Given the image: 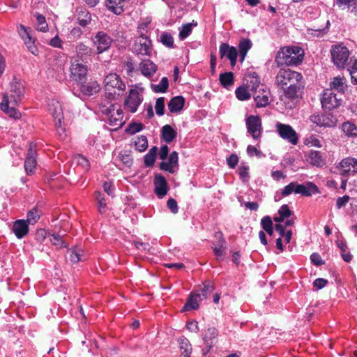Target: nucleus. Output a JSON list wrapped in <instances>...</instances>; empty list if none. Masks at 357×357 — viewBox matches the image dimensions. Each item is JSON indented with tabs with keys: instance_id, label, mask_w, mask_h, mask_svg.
I'll use <instances>...</instances> for the list:
<instances>
[{
	"instance_id": "obj_35",
	"label": "nucleus",
	"mask_w": 357,
	"mask_h": 357,
	"mask_svg": "<svg viewBox=\"0 0 357 357\" xmlns=\"http://www.w3.org/2000/svg\"><path fill=\"white\" fill-rule=\"evenodd\" d=\"M214 290L213 284L210 281H206L203 283L202 286H200L197 290V296L199 297V300L206 299Z\"/></svg>"
},
{
	"instance_id": "obj_24",
	"label": "nucleus",
	"mask_w": 357,
	"mask_h": 357,
	"mask_svg": "<svg viewBox=\"0 0 357 357\" xmlns=\"http://www.w3.org/2000/svg\"><path fill=\"white\" fill-rule=\"evenodd\" d=\"M303 86V79L297 80V83L291 84L283 89L284 95L288 98H296L298 97L299 93Z\"/></svg>"
},
{
	"instance_id": "obj_46",
	"label": "nucleus",
	"mask_w": 357,
	"mask_h": 357,
	"mask_svg": "<svg viewBox=\"0 0 357 357\" xmlns=\"http://www.w3.org/2000/svg\"><path fill=\"white\" fill-rule=\"evenodd\" d=\"M158 148L156 146H153L145 155L144 164L146 167H151L153 165L155 160Z\"/></svg>"
},
{
	"instance_id": "obj_34",
	"label": "nucleus",
	"mask_w": 357,
	"mask_h": 357,
	"mask_svg": "<svg viewBox=\"0 0 357 357\" xmlns=\"http://www.w3.org/2000/svg\"><path fill=\"white\" fill-rule=\"evenodd\" d=\"M347 85L346 81L343 77H335L330 82V89L332 91H336L338 93L343 94L347 90Z\"/></svg>"
},
{
	"instance_id": "obj_44",
	"label": "nucleus",
	"mask_w": 357,
	"mask_h": 357,
	"mask_svg": "<svg viewBox=\"0 0 357 357\" xmlns=\"http://www.w3.org/2000/svg\"><path fill=\"white\" fill-rule=\"evenodd\" d=\"M34 16L36 19V29L39 31L46 32L48 30V25L46 22L45 16L43 15L36 13Z\"/></svg>"
},
{
	"instance_id": "obj_26",
	"label": "nucleus",
	"mask_w": 357,
	"mask_h": 357,
	"mask_svg": "<svg viewBox=\"0 0 357 357\" xmlns=\"http://www.w3.org/2000/svg\"><path fill=\"white\" fill-rule=\"evenodd\" d=\"M178 156L176 151H173L169 156L167 162L160 163V169L169 173H174L175 168L178 166Z\"/></svg>"
},
{
	"instance_id": "obj_47",
	"label": "nucleus",
	"mask_w": 357,
	"mask_h": 357,
	"mask_svg": "<svg viewBox=\"0 0 357 357\" xmlns=\"http://www.w3.org/2000/svg\"><path fill=\"white\" fill-rule=\"evenodd\" d=\"M160 41L163 45L169 48H173L174 40L172 34L169 32H162L160 36Z\"/></svg>"
},
{
	"instance_id": "obj_60",
	"label": "nucleus",
	"mask_w": 357,
	"mask_h": 357,
	"mask_svg": "<svg viewBox=\"0 0 357 357\" xmlns=\"http://www.w3.org/2000/svg\"><path fill=\"white\" fill-rule=\"evenodd\" d=\"M143 128V125L142 123H130L128 127L126 128V132H129L131 135H133L137 132H139Z\"/></svg>"
},
{
	"instance_id": "obj_13",
	"label": "nucleus",
	"mask_w": 357,
	"mask_h": 357,
	"mask_svg": "<svg viewBox=\"0 0 357 357\" xmlns=\"http://www.w3.org/2000/svg\"><path fill=\"white\" fill-rule=\"evenodd\" d=\"M70 70V77L73 80L79 83H82L85 82L88 73V68L87 66L84 65L83 63L79 62L77 59H75L73 61H71Z\"/></svg>"
},
{
	"instance_id": "obj_5",
	"label": "nucleus",
	"mask_w": 357,
	"mask_h": 357,
	"mask_svg": "<svg viewBox=\"0 0 357 357\" xmlns=\"http://www.w3.org/2000/svg\"><path fill=\"white\" fill-rule=\"evenodd\" d=\"M104 86L109 99H114L117 91H123L126 89V84L121 77L116 73H110L105 76Z\"/></svg>"
},
{
	"instance_id": "obj_10",
	"label": "nucleus",
	"mask_w": 357,
	"mask_h": 357,
	"mask_svg": "<svg viewBox=\"0 0 357 357\" xmlns=\"http://www.w3.org/2000/svg\"><path fill=\"white\" fill-rule=\"evenodd\" d=\"M245 125L248 133L250 134L253 139L259 140L261 137V120L258 116L251 115L246 118Z\"/></svg>"
},
{
	"instance_id": "obj_18",
	"label": "nucleus",
	"mask_w": 357,
	"mask_h": 357,
	"mask_svg": "<svg viewBox=\"0 0 357 357\" xmlns=\"http://www.w3.org/2000/svg\"><path fill=\"white\" fill-rule=\"evenodd\" d=\"M48 111L54 119L55 125L61 124L63 120V109L61 103L56 100H50L47 104Z\"/></svg>"
},
{
	"instance_id": "obj_56",
	"label": "nucleus",
	"mask_w": 357,
	"mask_h": 357,
	"mask_svg": "<svg viewBox=\"0 0 357 357\" xmlns=\"http://www.w3.org/2000/svg\"><path fill=\"white\" fill-rule=\"evenodd\" d=\"M247 88L250 89L251 91H257L258 89L264 88L263 86H260V80L257 77H250V80H247Z\"/></svg>"
},
{
	"instance_id": "obj_22",
	"label": "nucleus",
	"mask_w": 357,
	"mask_h": 357,
	"mask_svg": "<svg viewBox=\"0 0 357 357\" xmlns=\"http://www.w3.org/2000/svg\"><path fill=\"white\" fill-rule=\"evenodd\" d=\"M253 96L257 107H266L270 102V91L264 88H260Z\"/></svg>"
},
{
	"instance_id": "obj_43",
	"label": "nucleus",
	"mask_w": 357,
	"mask_h": 357,
	"mask_svg": "<svg viewBox=\"0 0 357 357\" xmlns=\"http://www.w3.org/2000/svg\"><path fill=\"white\" fill-rule=\"evenodd\" d=\"M342 131L347 137H356L357 136V126L349 122H344L342 126Z\"/></svg>"
},
{
	"instance_id": "obj_7",
	"label": "nucleus",
	"mask_w": 357,
	"mask_h": 357,
	"mask_svg": "<svg viewBox=\"0 0 357 357\" xmlns=\"http://www.w3.org/2000/svg\"><path fill=\"white\" fill-rule=\"evenodd\" d=\"M301 79H303V76L301 73L289 68L280 69L275 77L277 85L282 89H284L291 84L297 83V80Z\"/></svg>"
},
{
	"instance_id": "obj_4",
	"label": "nucleus",
	"mask_w": 357,
	"mask_h": 357,
	"mask_svg": "<svg viewBox=\"0 0 357 357\" xmlns=\"http://www.w3.org/2000/svg\"><path fill=\"white\" fill-rule=\"evenodd\" d=\"M293 192L309 197L312 194L318 192V188L316 185L310 182L307 183L306 185L291 182L282 189L281 195L282 197H287Z\"/></svg>"
},
{
	"instance_id": "obj_17",
	"label": "nucleus",
	"mask_w": 357,
	"mask_h": 357,
	"mask_svg": "<svg viewBox=\"0 0 357 357\" xmlns=\"http://www.w3.org/2000/svg\"><path fill=\"white\" fill-rule=\"evenodd\" d=\"M220 56L221 58L226 57L230 61L231 66H234L236 63L238 50L234 46H229L227 43H222L219 48Z\"/></svg>"
},
{
	"instance_id": "obj_27",
	"label": "nucleus",
	"mask_w": 357,
	"mask_h": 357,
	"mask_svg": "<svg viewBox=\"0 0 357 357\" xmlns=\"http://www.w3.org/2000/svg\"><path fill=\"white\" fill-rule=\"evenodd\" d=\"M12 229L17 238H22L29 232V224L24 220H17L14 222Z\"/></svg>"
},
{
	"instance_id": "obj_16",
	"label": "nucleus",
	"mask_w": 357,
	"mask_h": 357,
	"mask_svg": "<svg viewBox=\"0 0 357 357\" xmlns=\"http://www.w3.org/2000/svg\"><path fill=\"white\" fill-rule=\"evenodd\" d=\"M134 52L137 54L150 56L151 54V41L149 37H138L133 46Z\"/></svg>"
},
{
	"instance_id": "obj_23",
	"label": "nucleus",
	"mask_w": 357,
	"mask_h": 357,
	"mask_svg": "<svg viewBox=\"0 0 357 357\" xmlns=\"http://www.w3.org/2000/svg\"><path fill=\"white\" fill-rule=\"evenodd\" d=\"M18 31L20 33V36L24 41L26 46L28 50L33 54H36L37 48L35 45L34 40L32 39L30 33L28 32L26 27L23 25L19 26Z\"/></svg>"
},
{
	"instance_id": "obj_61",
	"label": "nucleus",
	"mask_w": 357,
	"mask_h": 357,
	"mask_svg": "<svg viewBox=\"0 0 357 357\" xmlns=\"http://www.w3.org/2000/svg\"><path fill=\"white\" fill-rule=\"evenodd\" d=\"M248 167L246 166H241L238 168V174L240 176L241 179L243 181H248L249 178V172Z\"/></svg>"
},
{
	"instance_id": "obj_48",
	"label": "nucleus",
	"mask_w": 357,
	"mask_h": 357,
	"mask_svg": "<svg viewBox=\"0 0 357 357\" xmlns=\"http://www.w3.org/2000/svg\"><path fill=\"white\" fill-rule=\"evenodd\" d=\"M150 22L151 20L148 18H146L138 23L137 33L139 34V37H148L146 34L149 29V25Z\"/></svg>"
},
{
	"instance_id": "obj_37",
	"label": "nucleus",
	"mask_w": 357,
	"mask_h": 357,
	"mask_svg": "<svg viewBox=\"0 0 357 357\" xmlns=\"http://www.w3.org/2000/svg\"><path fill=\"white\" fill-rule=\"evenodd\" d=\"M185 104V99L182 96L172 98L168 103V109L172 113L180 112Z\"/></svg>"
},
{
	"instance_id": "obj_57",
	"label": "nucleus",
	"mask_w": 357,
	"mask_h": 357,
	"mask_svg": "<svg viewBox=\"0 0 357 357\" xmlns=\"http://www.w3.org/2000/svg\"><path fill=\"white\" fill-rule=\"evenodd\" d=\"M117 158L126 166L130 167L132 163V159L130 154L126 152H120L117 156Z\"/></svg>"
},
{
	"instance_id": "obj_19",
	"label": "nucleus",
	"mask_w": 357,
	"mask_h": 357,
	"mask_svg": "<svg viewBox=\"0 0 357 357\" xmlns=\"http://www.w3.org/2000/svg\"><path fill=\"white\" fill-rule=\"evenodd\" d=\"M218 331L215 327H209L202 333V340L208 352L217 342Z\"/></svg>"
},
{
	"instance_id": "obj_51",
	"label": "nucleus",
	"mask_w": 357,
	"mask_h": 357,
	"mask_svg": "<svg viewBox=\"0 0 357 357\" xmlns=\"http://www.w3.org/2000/svg\"><path fill=\"white\" fill-rule=\"evenodd\" d=\"M236 98L241 101L247 100L250 98L251 95L248 92V88L245 86H239L236 90Z\"/></svg>"
},
{
	"instance_id": "obj_31",
	"label": "nucleus",
	"mask_w": 357,
	"mask_h": 357,
	"mask_svg": "<svg viewBox=\"0 0 357 357\" xmlns=\"http://www.w3.org/2000/svg\"><path fill=\"white\" fill-rule=\"evenodd\" d=\"M80 85V91L82 93L87 96H91L94 93H96L100 91V85L96 81L89 82L87 83L82 82L79 83Z\"/></svg>"
},
{
	"instance_id": "obj_63",
	"label": "nucleus",
	"mask_w": 357,
	"mask_h": 357,
	"mask_svg": "<svg viewBox=\"0 0 357 357\" xmlns=\"http://www.w3.org/2000/svg\"><path fill=\"white\" fill-rule=\"evenodd\" d=\"M168 208L174 214L178 213V208L177 202L174 199H169L167 203Z\"/></svg>"
},
{
	"instance_id": "obj_20",
	"label": "nucleus",
	"mask_w": 357,
	"mask_h": 357,
	"mask_svg": "<svg viewBox=\"0 0 357 357\" xmlns=\"http://www.w3.org/2000/svg\"><path fill=\"white\" fill-rule=\"evenodd\" d=\"M215 237L218 241L215 243H213L212 248L217 259L220 261L223 259L225 255L226 242L221 232H217L215 234Z\"/></svg>"
},
{
	"instance_id": "obj_3",
	"label": "nucleus",
	"mask_w": 357,
	"mask_h": 357,
	"mask_svg": "<svg viewBox=\"0 0 357 357\" xmlns=\"http://www.w3.org/2000/svg\"><path fill=\"white\" fill-rule=\"evenodd\" d=\"M99 109L105 115V121L109 126L114 127L113 130H117L123 125V113L119 105L111 104L109 102L105 104L101 102L99 104Z\"/></svg>"
},
{
	"instance_id": "obj_54",
	"label": "nucleus",
	"mask_w": 357,
	"mask_h": 357,
	"mask_svg": "<svg viewBox=\"0 0 357 357\" xmlns=\"http://www.w3.org/2000/svg\"><path fill=\"white\" fill-rule=\"evenodd\" d=\"M96 199L98 202V211L100 213H105L107 210V204L104 195L100 192H96Z\"/></svg>"
},
{
	"instance_id": "obj_11",
	"label": "nucleus",
	"mask_w": 357,
	"mask_h": 357,
	"mask_svg": "<svg viewBox=\"0 0 357 357\" xmlns=\"http://www.w3.org/2000/svg\"><path fill=\"white\" fill-rule=\"evenodd\" d=\"M275 128L280 137L283 139L294 145L298 143V135L291 126L278 122L275 124Z\"/></svg>"
},
{
	"instance_id": "obj_53",
	"label": "nucleus",
	"mask_w": 357,
	"mask_h": 357,
	"mask_svg": "<svg viewBox=\"0 0 357 357\" xmlns=\"http://www.w3.org/2000/svg\"><path fill=\"white\" fill-rule=\"evenodd\" d=\"M84 251L82 249L71 250L69 252V259L72 263H77L83 260Z\"/></svg>"
},
{
	"instance_id": "obj_15",
	"label": "nucleus",
	"mask_w": 357,
	"mask_h": 357,
	"mask_svg": "<svg viewBox=\"0 0 357 357\" xmlns=\"http://www.w3.org/2000/svg\"><path fill=\"white\" fill-rule=\"evenodd\" d=\"M322 107L325 109H332L341 105V98L337 97V94L331 89H325L322 93L321 100Z\"/></svg>"
},
{
	"instance_id": "obj_55",
	"label": "nucleus",
	"mask_w": 357,
	"mask_h": 357,
	"mask_svg": "<svg viewBox=\"0 0 357 357\" xmlns=\"http://www.w3.org/2000/svg\"><path fill=\"white\" fill-rule=\"evenodd\" d=\"M50 241L52 245H55L57 248L67 247V243L62 239L60 234H52L50 238Z\"/></svg>"
},
{
	"instance_id": "obj_40",
	"label": "nucleus",
	"mask_w": 357,
	"mask_h": 357,
	"mask_svg": "<svg viewBox=\"0 0 357 357\" xmlns=\"http://www.w3.org/2000/svg\"><path fill=\"white\" fill-rule=\"evenodd\" d=\"M308 160L310 164L317 167H322L325 165L324 160L322 158L320 152L317 151H311L309 153Z\"/></svg>"
},
{
	"instance_id": "obj_39",
	"label": "nucleus",
	"mask_w": 357,
	"mask_h": 357,
	"mask_svg": "<svg viewBox=\"0 0 357 357\" xmlns=\"http://www.w3.org/2000/svg\"><path fill=\"white\" fill-rule=\"evenodd\" d=\"M162 137L165 142L169 143L176 137V130L169 125H165L162 128Z\"/></svg>"
},
{
	"instance_id": "obj_49",
	"label": "nucleus",
	"mask_w": 357,
	"mask_h": 357,
	"mask_svg": "<svg viewBox=\"0 0 357 357\" xmlns=\"http://www.w3.org/2000/svg\"><path fill=\"white\" fill-rule=\"evenodd\" d=\"M40 215V211H39L38 208L35 207L28 212L26 221L29 225H34L39 220Z\"/></svg>"
},
{
	"instance_id": "obj_45",
	"label": "nucleus",
	"mask_w": 357,
	"mask_h": 357,
	"mask_svg": "<svg viewBox=\"0 0 357 357\" xmlns=\"http://www.w3.org/2000/svg\"><path fill=\"white\" fill-rule=\"evenodd\" d=\"M168 86H169V81L166 77H162L159 84H152L151 85V89L155 93H165L167 90Z\"/></svg>"
},
{
	"instance_id": "obj_59",
	"label": "nucleus",
	"mask_w": 357,
	"mask_h": 357,
	"mask_svg": "<svg viewBox=\"0 0 357 357\" xmlns=\"http://www.w3.org/2000/svg\"><path fill=\"white\" fill-rule=\"evenodd\" d=\"M155 109V112L158 116H162L164 114L165 98L161 97L156 100Z\"/></svg>"
},
{
	"instance_id": "obj_9",
	"label": "nucleus",
	"mask_w": 357,
	"mask_h": 357,
	"mask_svg": "<svg viewBox=\"0 0 357 357\" xmlns=\"http://www.w3.org/2000/svg\"><path fill=\"white\" fill-rule=\"evenodd\" d=\"M336 168L342 176H354L357 173V158L351 156L344 158L337 165Z\"/></svg>"
},
{
	"instance_id": "obj_12",
	"label": "nucleus",
	"mask_w": 357,
	"mask_h": 357,
	"mask_svg": "<svg viewBox=\"0 0 357 357\" xmlns=\"http://www.w3.org/2000/svg\"><path fill=\"white\" fill-rule=\"evenodd\" d=\"M112 41V38L104 31H98L92 37V42L96 47L98 54L109 50Z\"/></svg>"
},
{
	"instance_id": "obj_28",
	"label": "nucleus",
	"mask_w": 357,
	"mask_h": 357,
	"mask_svg": "<svg viewBox=\"0 0 357 357\" xmlns=\"http://www.w3.org/2000/svg\"><path fill=\"white\" fill-rule=\"evenodd\" d=\"M139 68L141 73L146 77H152L157 70V66L149 59L142 61Z\"/></svg>"
},
{
	"instance_id": "obj_32",
	"label": "nucleus",
	"mask_w": 357,
	"mask_h": 357,
	"mask_svg": "<svg viewBox=\"0 0 357 357\" xmlns=\"http://www.w3.org/2000/svg\"><path fill=\"white\" fill-rule=\"evenodd\" d=\"M72 163L75 167L79 168L82 172H86L90 169V163L86 158L80 154L75 155Z\"/></svg>"
},
{
	"instance_id": "obj_8",
	"label": "nucleus",
	"mask_w": 357,
	"mask_h": 357,
	"mask_svg": "<svg viewBox=\"0 0 357 357\" xmlns=\"http://www.w3.org/2000/svg\"><path fill=\"white\" fill-rule=\"evenodd\" d=\"M143 91V88L130 90L129 94L124 101L125 108L128 111L134 113L137 110L144 100Z\"/></svg>"
},
{
	"instance_id": "obj_33",
	"label": "nucleus",
	"mask_w": 357,
	"mask_h": 357,
	"mask_svg": "<svg viewBox=\"0 0 357 357\" xmlns=\"http://www.w3.org/2000/svg\"><path fill=\"white\" fill-rule=\"evenodd\" d=\"M127 1L126 0H105L106 6L116 15H120L123 11V8Z\"/></svg>"
},
{
	"instance_id": "obj_50",
	"label": "nucleus",
	"mask_w": 357,
	"mask_h": 357,
	"mask_svg": "<svg viewBox=\"0 0 357 357\" xmlns=\"http://www.w3.org/2000/svg\"><path fill=\"white\" fill-rule=\"evenodd\" d=\"M136 150L139 152L144 151L148 147V141L145 136L142 135L135 140Z\"/></svg>"
},
{
	"instance_id": "obj_42",
	"label": "nucleus",
	"mask_w": 357,
	"mask_h": 357,
	"mask_svg": "<svg viewBox=\"0 0 357 357\" xmlns=\"http://www.w3.org/2000/svg\"><path fill=\"white\" fill-rule=\"evenodd\" d=\"M291 214L292 212L290 211L288 205L284 204L278 210V215L274 218V220L276 222H283L285 218L290 217Z\"/></svg>"
},
{
	"instance_id": "obj_58",
	"label": "nucleus",
	"mask_w": 357,
	"mask_h": 357,
	"mask_svg": "<svg viewBox=\"0 0 357 357\" xmlns=\"http://www.w3.org/2000/svg\"><path fill=\"white\" fill-rule=\"evenodd\" d=\"M178 342L179 344V348H180L181 351H192V346L190 343V341L187 338L182 337L178 340Z\"/></svg>"
},
{
	"instance_id": "obj_6",
	"label": "nucleus",
	"mask_w": 357,
	"mask_h": 357,
	"mask_svg": "<svg viewBox=\"0 0 357 357\" xmlns=\"http://www.w3.org/2000/svg\"><path fill=\"white\" fill-rule=\"evenodd\" d=\"M331 54L334 65L338 68H343L347 65L350 52L347 47L341 44L333 45Z\"/></svg>"
},
{
	"instance_id": "obj_14",
	"label": "nucleus",
	"mask_w": 357,
	"mask_h": 357,
	"mask_svg": "<svg viewBox=\"0 0 357 357\" xmlns=\"http://www.w3.org/2000/svg\"><path fill=\"white\" fill-rule=\"evenodd\" d=\"M310 121L319 127L331 128L336 126L337 119L330 113L314 114L310 117Z\"/></svg>"
},
{
	"instance_id": "obj_25",
	"label": "nucleus",
	"mask_w": 357,
	"mask_h": 357,
	"mask_svg": "<svg viewBox=\"0 0 357 357\" xmlns=\"http://www.w3.org/2000/svg\"><path fill=\"white\" fill-rule=\"evenodd\" d=\"M167 183L164 176L156 174L154 178L155 192L162 198L167 193Z\"/></svg>"
},
{
	"instance_id": "obj_36",
	"label": "nucleus",
	"mask_w": 357,
	"mask_h": 357,
	"mask_svg": "<svg viewBox=\"0 0 357 357\" xmlns=\"http://www.w3.org/2000/svg\"><path fill=\"white\" fill-rule=\"evenodd\" d=\"M197 295V291H193L190 294L186 303L183 307V311L197 310L199 307V302L202 301V300H199Z\"/></svg>"
},
{
	"instance_id": "obj_62",
	"label": "nucleus",
	"mask_w": 357,
	"mask_h": 357,
	"mask_svg": "<svg viewBox=\"0 0 357 357\" xmlns=\"http://www.w3.org/2000/svg\"><path fill=\"white\" fill-rule=\"evenodd\" d=\"M261 225L265 231L270 230L273 227V222L269 216L264 217L261 220Z\"/></svg>"
},
{
	"instance_id": "obj_38",
	"label": "nucleus",
	"mask_w": 357,
	"mask_h": 357,
	"mask_svg": "<svg viewBox=\"0 0 357 357\" xmlns=\"http://www.w3.org/2000/svg\"><path fill=\"white\" fill-rule=\"evenodd\" d=\"M252 46V41L248 38H243L240 40L238 44L239 56L241 62H243L248 52Z\"/></svg>"
},
{
	"instance_id": "obj_29",
	"label": "nucleus",
	"mask_w": 357,
	"mask_h": 357,
	"mask_svg": "<svg viewBox=\"0 0 357 357\" xmlns=\"http://www.w3.org/2000/svg\"><path fill=\"white\" fill-rule=\"evenodd\" d=\"M75 52L77 58L82 61L89 59L93 53V49L83 43H78L75 45Z\"/></svg>"
},
{
	"instance_id": "obj_30",
	"label": "nucleus",
	"mask_w": 357,
	"mask_h": 357,
	"mask_svg": "<svg viewBox=\"0 0 357 357\" xmlns=\"http://www.w3.org/2000/svg\"><path fill=\"white\" fill-rule=\"evenodd\" d=\"M75 12L78 24L81 26L85 27L91 23V13L85 8L79 7L76 9Z\"/></svg>"
},
{
	"instance_id": "obj_41",
	"label": "nucleus",
	"mask_w": 357,
	"mask_h": 357,
	"mask_svg": "<svg viewBox=\"0 0 357 357\" xmlns=\"http://www.w3.org/2000/svg\"><path fill=\"white\" fill-rule=\"evenodd\" d=\"M220 84L227 89H229L234 84V74L231 72L221 73L219 77Z\"/></svg>"
},
{
	"instance_id": "obj_64",
	"label": "nucleus",
	"mask_w": 357,
	"mask_h": 357,
	"mask_svg": "<svg viewBox=\"0 0 357 357\" xmlns=\"http://www.w3.org/2000/svg\"><path fill=\"white\" fill-rule=\"evenodd\" d=\"M227 162L229 167L234 168L238 162V158L236 155L232 154L227 159Z\"/></svg>"
},
{
	"instance_id": "obj_1",
	"label": "nucleus",
	"mask_w": 357,
	"mask_h": 357,
	"mask_svg": "<svg viewBox=\"0 0 357 357\" xmlns=\"http://www.w3.org/2000/svg\"><path fill=\"white\" fill-rule=\"evenodd\" d=\"M25 94L24 82L15 75L8 84L7 90L2 93V101L0 103L1 109L9 117L18 119L21 117L20 112L16 109Z\"/></svg>"
},
{
	"instance_id": "obj_52",
	"label": "nucleus",
	"mask_w": 357,
	"mask_h": 357,
	"mask_svg": "<svg viewBox=\"0 0 357 357\" xmlns=\"http://www.w3.org/2000/svg\"><path fill=\"white\" fill-rule=\"evenodd\" d=\"M192 26H197V23H188L182 26L178 35L181 40L185 39L191 33Z\"/></svg>"
},
{
	"instance_id": "obj_21",
	"label": "nucleus",
	"mask_w": 357,
	"mask_h": 357,
	"mask_svg": "<svg viewBox=\"0 0 357 357\" xmlns=\"http://www.w3.org/2000/svg\"><path fill=\"white\" fill-rule=\"evenodd\" d=\"M35 144H31L26 158L24 162V169L28 175L33 174L36 166Z\"/></svg>"
},
{
	"instance_id": "obj_2",
	"label": "nucleus",
	"mask_w": 357,
	"mask_h": 357,
	"mask_svg": "<svg viewBox=\"0 0 357 357\" xmlns=\"http://www.w3.org/2000/svg\"><path fill=\"white\" fill-rule=\"evenodd\" d=\"M304 51L297 46L282 47L275 59L278 66H298L303 60Z\"/></svg>"
}]
</instances>
